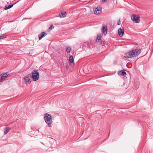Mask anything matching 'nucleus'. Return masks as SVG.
I'll list each match as a JSON object with an SVG mask.
<instances>
[{"instance_id": "8", "label": "nucleus", "mask_w": 153, "mask_h": 153, "mask_svg": "<svg viewBox=\"0 0 153 153\" xmlns=\"http://www.w3.org/2000/svg\"><path fill=\"white\" fill-rule=\"evenodd\" d=\"M30 77H31V74H29L26 76L25 78H24V79L26 80V82H28V83H29L30 82H31V81L32 79L30 78H29Z\"/></svg>"}, {"instance_id": "21", "label": "nucleus", "mask_w": 153, "mask_h": 153, "mask_svg": "<svg viewBox=\"0 0 153 153\" xmlns=\"http://www.w3.org/2000/svg\"><path fill=\"white\" fill-rule=\"evenodd\" d=\"M107 0H102V1L105 2Z\"/></svg>"}, {"instance_id": "15", "label": "nucleus", "mask_w": 153, "mask_h": 153, "mask_svg": "<svg viewBox=\"0 0 153 153\" xmlns=\"http://www.w3.org/2000/svg\"><path fill=\"white\" fill-rule=\"evenodd\" d=\"M7 36L5 33L0 34V39H3L6 38Z\"/></svg>"}, {"instance_id": "11", "label": "nucleus", "mask_w": 153, "mask_h": 153, "mask_svg": "<svg viewBox=\"0 0 153 153\" xmlns=\"http://www.w3.org/2000/svg\"><path fill=\"white\" fill-rule=\"evenodd\" d=\"M102 31L104 34L106 35L107 32V27L104 25H103L102 26Z\"/></svg>"}, {"instance_id": "9", "label": "nucleus", "mask_w": 153, "mask_h": 153, "mask_svg": "<svg viewBox=\"0 0 153 153\" xmlns=\"http://www.w3.org/2000/svg\"><path fill=\"white\" fill-rule=\"evenodd\" d=\"M124 33V29H122L121 28L119 29L118 30V33L120 37H122Z\"/></svg>"}, {"instance_id": "7", "label": "nucleus", "mask_w": 153, "mask_h": 153, "mask_svg": "<svg viewBox=\"0 0 153 153\" xmlns=\"http://www.w3.org/2000/svg\"><path fill=\"white\" fill-rule=\"evenodd\" d=\"M69 61L70 65L72 66H74V60L73 59V57L72 56H71L69 58Z\"/></svg>"}, {"instance_id": "2", "label": "nucleus", "mask_w": 153, "mask_h": 153, "mask_svg": "<svg viewBox=\"0 0 153 153\" xmlns=\"http://www.w3.org/2000/svg\"><path fill=\"white\" fill-rule=\"evenodd\" d=\"M44 120L48 124V127H52V124L53 123L52 117L51 115L48 113H45L44 114Z\"/></svg>"}, {"instance_id": "12", "label": "nucleus", "mask_w": 153, "mask_h": 153, "mask_svg": "<svg viewBox=\"0 0 153 153\" xmlns=\"http://www.w3.org/2000/svg\"><path fill=\"white\" fill-rule=\"evenodd\" d=\"M66 13L65 12L63 11L59 13V16L60 18H63L66 17Z\"/></svg>"}, {"instance_id": "18", "label": "nucleus", "mask_w": 153, "mask_h": 153, "mask_svg": "<svg viewBox=\"0 0 153 153\" xmlns=\"http://www.w3.org/2000/svg\"><path fill=\"white\" fill-rule=\"evenodd\" d=\"M53 28H54V27L53 25H51L50 26L49 28L48 29V31H50L52 30Z\"/></svg>"}, {"instance_id": "13", "label": "nucleus", "mask_w": 153, "mask_h": 153, "mask_svg": "<svg viewBox=\"0 0 153 153\" xmlns=\"http://www.w3.org/2000/svg\"><path fill=\"white\" fill-rule=\"evenodd\" d=\"M118 74L119 75L124 76L126 74V72L123 71H118Z\"/></svg>"}, {"instance_id": "20", "label": "nucleus", "mask_w": 153, "mask_h": 153, "mask_svg": "<svg viewBox=\"0 0 153 153\" xmlns=\"http://www.w3.org/2000/svg\"><path fill=\"white\" fill-rule=\"evenodd\" d=\"M121 22L120 20L118 22H117V24L118 25H120L121 24Z\"/></svg>"}, {"instance_id": "19", "label": "nucleus", "mask_w": 153, "mask_h": 153, "mask_svg": "<svg viewBox=\"0 0 153 153\" xmlns=\"http://www.w3.org/2000/svg\"><path fill=\"white\" fill-rule=\"evenodd\" d=\"M101 39V35L97 36V40L98 41H99Z\"/></svg>"}, {"instance_id": "16", "label": "nucleus", "mask_w": 153, "mask_h": 153, "mask_svg": "<svg viewBox=\"0 0 153 153\" xmlns=\"http://www.w3.org/2000/svg\"><path fill=\"white\" fill-rule=\"evenodd\" d=\"M13 5V4H12L8 6L6 5L4 7V10H7L12 7Z\"/></svg>"}, {"instance_id": "17", "label": "nucleus", "mask_w": 153, "mask_h": 153, "mask_svg": "<svg viewBox=\"0 0 153 153\" xmlns=\"http://www.w3.org/2000/svg\"><path fill=\"white\" fill-rule=\"evenodd\" d=\"M71 50V48L69 46H67L66 48V51L68 53H69L70 52Z\"/></svg>"}, {"instance_id": "4", "label": "nucleus", "mask_w": 153, "mask_h": 153, "mask_svg": "<svg viewBox=\"0 0 153 153\" xmlns=\"http://www.w3.org/2000/svg\"><path fill=\"white\" fill-rule=\"evenodd\" d=\"M139 16L134 14L132 15L131 17V19L137 23L140 22V20L139 19Z\"/></svg>"}, {"instance_id": "5", "label": "nucleus", "mask_w": 153, "mask_h": 153, "mask_svg": "<svg viewBox=\"0 0 153 153\" xmlns=\"http://www.w3.org/2000/svg\"><path fill=\"white\" fill-rule=\"evenodd\" d=\"M102 8L101 7H98L95 8L94 10V12L95 14L98 15L100 14L102 12Z\"/></svg>"}, {"instance_id": "14", "label": "nucleus", "mask_w": 153, "mask_h": 153, "mask_svg": "<svg viewBox=\"0 0 153 153\" xmlns=\"http://www.w3.org/2000/svg\"><path fill=\"white\" fill-rule=\"evenodd\" d=\"M10 128L9 127H6L4 129V134H7L10 130Z\"/></svg>"}, {"instance_id": "1", "label": "nucleus", "mask_w": 153, "mask_h": 153, "mask_svg": "<svg viewBox=\"0 0 153 153\" xmlns=\"http://www.w3.org/2000/svg\"><path fill=\"white\" fill-rule=\"evenodd\" d=\"M140 52L141 50L140 49H134L126 53L125 57L127 58L136 57L140 53Z\"/></svg>"}, {"instance_id": "3", "label": "nucleus", "mask_w": 153, "mask_h": 153, "mask_svg": "<svg viewBox=\"0 0 153 153\" xmlns=\"http://www.w3.org/2000/svg\"><path fill=\"white\" fill-rule=\"evenodd\" d=\"M31 75L34 81H36L39 79V73L38 71L36 70L33 71L31 73Z\"/></svg>"}, {"instance_id": "10", "label": "nucleus", "mask_w": 153, "mask_h": 153, "mask_svg": "<svg viewBox=\"0 0 153 153\" xmlns=\"http://www.w3.org/2000/svg\"><path fill=\"white\" fill-rule=\"evenodd\" d=\"M47 35V34L44 32L41 33L39 35V40H41L43 37H45Z\"/></svg>"}, {"instance_id": "6", "label": "nucleus", "mask_w": 153, "mask_h": 153, "mask_svg": "<svg viewBox=\"0 0 153 153\" xmlns=\"http://www.w3.org/2000/svg\"><path fill=\"white\" fill-rule=\"evenodd\" d=\"M8 74L7 73L3 74H1L0 75V83L2 82L5 79V78L8 76Z\"/></svg>"}]
</instances>
